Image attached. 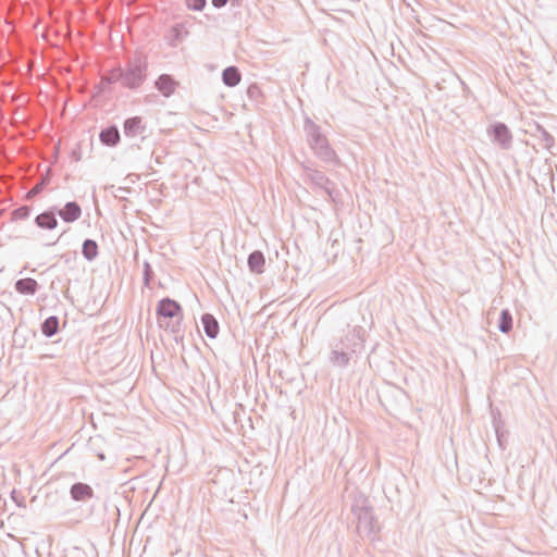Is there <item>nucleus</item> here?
I'll use <instances>...</instances> for the list:
<instances>
[{
	"mask_svg": "<svg viewBox=\"0 0 557 557\" xmlns=\"http://www.w3.org/2000/svg\"><path fill=\"white\" fill-rule=\"evenodd\" d=\"M364 342L366 330L362 326L348 327L330 342L329 363L334 368L345 369L351 361L357 362L364 349Z\"/></svg>",
	"mask_w": 557,
	"mask_h": 557,
	"instance_id": "1",
	"label": "nucleus"
},
{
	"mask_svg": "<svg viewBox=\"0 0 557 557\" xmlns=\"http://www.w3.org/2000/svg\"><path fill=\"white\" fill-rule=\"evenodd\" d=\"M351 512L357 519V532L359 536L367 537L371 541L376 540L381 527L374 515V508L364 494L358 493L354 496Z\"/></svg>",
	"mask_w": 557,
	"mask_h": 557,
	"instance_id": "2",
	"label": "nucleus"
},
{
	"mask_svg": "<svg viewBox=\"0 0 557 557\" xmlns=\"http://www.w3.org/2000/svg\"><path fill=\"white\" fill-rule=\"evenodd\" d=\"M304 131L307 135V141L314 156L326 164H339V158L331 147L329 139L322 133L321 127L311 119L306 117Z\"/></svg>",
	"mask_w": 557,
	"mask_h": 557,
	"instance_id": "3",
	"label": "nucleus"
},
{
	"mask_svg": "<svg viewBox=\"0 0 557 557\" xmlns=\"http://www.w3.org/2000/svg\"><path fill=\"white\" fill-rule=\"evenodd\" d=\"M148 61L144 55L127 59L121 66V85L132 90L138 89L147 78Z\"/></svg>",
	"mask_w": 557,
	"mask_h": 557,
	"instance_id": "4",
	"label": "nucleus"
},
{
	"mask_svg": "<svg viewBox=\"0 0 557 557\" xmlns=\"http://www.w3.org/2000/svg\"><path fill=\"white\" fill-rule=\"evenodd\" d=\"M156 314L161 329H164L165 326V324L162 323L163 319H168L169 321H180V323L183 322V308L181 304L170 297H164L158 301Z\"/></svg>",
	"mask_w": 557,
	"mask_h": 557,
	"instance_id": "5",
	"label": "nucleus"
},
{
	"mask_svg": "<svg viewBox=\"0 0 557 557\" xmlns=\"http://www.w3.org/2000/svg\"><path fill=\"white\" fill-rule=\"evenodd\" d=\"M486 133L492 143L503 150H509L512 147V133L503 122H494L488 125Z\"/></svg>",
	"mask_w": 557,
	"mask_h": 557,
	"instance_id": "6",
	"label": "nucleus"
},
{
	"mask_svg": "<svg viewBox=\"0 0 557 557\" xmlns=\"http://www.w3.org/2000/svg\"><path fill=\"white\" fill-rule=\"evenodd\" d=\"M313 186L322 189L333 201H336L341 193L336 188L335 183L332 182L322 171H311L310 175L306 177Z\"/></svg>",
	"mask_w": 557,
	"mask_h": 557,
	"instance_id": "7",
	"label": "nucleus"
},
{
	"mask_svg": "<svg viewBox=\"0 0 557 557\" xmlns=\"http://www.w3.org/2000/svg\"><path fill=\"white\" fill-rule=\"evenodd\" d=\"M123 133L127 138L140 137L144 140L147 136V125L141 116H131L123 123Z\"/></svg>",
	"mask_w": 557,
	"mask_h": 557,
	"instance_id": "8",
	"label": "nucleus"
},
{
	"mask_svg": "<svg viewBox=\"0 0 557 557\" xmlns=\"http://www.w3.org/2000/svg\"><path fill=\"white\" fill-rule=\"evenodd\" d=\"M57 215L65 223H73L82 215V207L77 201H67L63 208L57 207Z\"/></svg>",
	"mask_w": 557,
	"mask_h": 557,
	"instance_id": "9",
	"label": "nucleus"
},
{
	"mask_svg": "<svg viewBox=\"0 0 557 557\" xmlns=\"http://www.w3.org/2000/svg\"><path fill=\"white\" fill-rule=\"evenodd\" d=\"M35 224L42 230H54L58 226L57 207H50L35 218Z\"/></svg>",
	"mask_w": 557,
	"mask_h": 557,
	"instance_id": "10",
	"label": "nucleus"
},
{
	"mask_svg": "<svg viewBox=\"0 0 557 557\" xmlns=\"http://www.w3.org/2000/svg\"><path fill=\"white\" fill-rule=\"evenodd\" d=\"M70 496L74 502H87L95 496L92 487L84 482H76L70 487Z\"/></svg>",
	"mask_w": 557,
	"mask_h": 557,
	"instance_id": "11",
	"label": "nucleus"
},
{
	"mask_svg": "<svg viewBox=\"0 0 557 557\" xmlns=\"http://www.w3.org/2000/svg\"><path fill=\"white\" fill-rule=\"evenodd\" d=\"M177 85V82L169 74H161L154 82L156 88L166 98L174 94Z\"/></svg>",
	"mask_w": 557,
	"mask_h": 557,
	"instance_id": "12",
	"label": "nucleus"
},
{
	"mask_svg": "<svg viewBox=\"0 0 557 557\" xmlns=\"http://www.w3.org/2000/svg\"><path fill=\"white\" fill-rule=\"evenodd\" d=\"M99 139L104 146L115 147L121 140L117 126L113 124L102 128L99 134Z\"/></svg>",
	"mask_w": 557,
	"mask_h": 557,
	"instance_id": "13",
	"label": "nucleus"
},
{
	"mask_svg": "<svg viewBox=\"0 0 557 557\" xmlns=\"http://www.w3.org/2000/svg\"><path fill=\"white\" fill-rule=\"evenodd\" d=\"M247 265L250 272L261 274L264 272L265 258L262 251L253 250L248 255Z\"/></svg>",
	"mask_w": 557,
	"mask_h": 557,
	"instance_id": "14",
	"label": "nucleus"
},
{
	"mask_svg": "<svg viewBox=\"0 0 557 557\" xmlns=\"http://www.w3.org/2000/svg\"><path fill=\"white\" fill-rule=\"evenodd\" d=\"M201 323L203 331L209 338H216L220 332V325L216 318L211 313H203L201 315Z\"/></svg>",
	"mask_w": 557,
	"mask_h": 557,
	"instance_id": "15",
	"label": "nucleus"
},
{
	"mask_svg": "<svg viewBox=\"0 0 557 557\" xmlns=\"http://www.w3.org/2000/svg\"><path fill=\"white\" fill-rule=\"evenodd\" d=\"M39 287L38 282L32 277L20 278L14 284L15 290L21 295H35Z\"/></svg>",
	"mask_w": 557,
	"mask_h": 557,
	"instance_id": "16",
	"label": "nucleus"
},
{
	"mask_svg": "<svg viewBox=\"0 0 557 557\" xmlns=\"http://www.w3.org/2000/svg\"><path fill=\"white\" fill-rule=\"evenodd\" d=\"M242 73L237 66L230 65L222 72V82L227 87H235L240 83Z\"/></svg>",
	"mask_w": 557,
	"mask_h": 557,
	"instance_id": "17",
	"label": "nucleus"
},
{
	"mask_svg": "<svg viewBox=\"0 0 557 557\" xmlns=\"http://www.w3.org/2000/svg\"><path fill=\"white\" fill-rule=\"evenodd\" d=\"M82 255L87 261H94L99 255V247L96 240L87 238L82 245Z\"/></svg>",
	"mask_w": 557,
	"mask_h": 557,
	"instance_id": "18",
	"label": "nucleus"
},
{
	"mask_svg": "<svg viewBox=\"0 0 557 557\" xmlns=\"http://www.w3.org/2000/svg\"><path fill=\"white\" fill-rule=\"evenodd\" d=\"M41 333L46 337H52L59 332V318L57 315H50L40 325Z\"/></svg>",
	"mask_w": 557,
	"mask_h": 557,
	"instance_id": "19",
	"label": "nucleus"
},
{
	"mask_svg": "<svg viewBox=\"0 0 557 557\" xmlns=\"http://www.w3.org/2000/svg\"><path fill=\"white\" fill-rule=\"evenodd\" d=\"M512 324L511 312L508 309H503L498 319V330L504 334H508L512 330Z\"/></svg>",
	"mask_w": 557,
	"mask_h": 557,
	"instance_id": "20",
	"label": "nucleus"
},
{
	"mask_svg": "<svg viewBox=\"0 0 557 557\" xmlns=\"http://www.w3.org/2000/svg\"><path fill=\"white\" fill-rule=\"evenodd\" d=\"M165 331H169L173 335L175 343L180 344L184 341V331L180 321H168L164 326Z\"/></svg>",
	"mask_w": 557,
	"mask_h": 557,
	"instance_id": "21",
	"label": "nucleus"
},
{
	"mask_svg": "<svg viewBox=\"0 0 557 557\" xmlns=\"http://www.w3.org/2000/svg\"><path fill=\"white\" fill-rule=\"evenodd\" d=\"M121 83V65L112 69L107 76L101 78L100 89L104 90L107 86L112 85L114 83Z\"/></svg>",
	"mask_w": 557,
	"mask_h": 557,
	"instance_id": "22",
	"label": "nucleus"
},
{
	"mask_svg": "<svg viewBox=\"0 0 557 557\" xmlns=\"http://www.w3.org/2000/svg\"><path fill=\"white\" fill-rule=\"evenodd\" d=\"M49 184V178L44 177L39 180L27 193H26V199H33L34 197L38 196Z\"/></svg>",
	"mask_w": 557,
	"mask_h": 557,
	"instance_id": "23",
	"label": "nucleus"
},
{
	"mask_svg": "<svg viewBox=\"0 0 557 557\" xmlns=\"http://www.w3.org/2000/svg\"><path fill=\"white\" fill-rule=\"evenodd\" d=\"M493 426L495 430L498 445L500 446V448L504 449L505 448V444H504L505 443V431L503 430V421L500 419H496L494 417Z\"/></svg>",
	"mask_w": 557,
	"mask_h": 557,
	"instance_id": "24",
	"label": "nucleus"
},
{
	"mask_svg": "<svg viewBox=\"0 0 557 557\" xmlns=\"http://www.w3.org/2000/svg\"><path fill=\"white\" fill-rule=\"evenodd\" d=\"M154 278V272L151 264L148 261H144L143 264V281L145 287H150L151 282Z\"/></svg>",
	"mask_w": 557,
	"mask_h": 557,
	"instance_id": "25",
	"label": "nucleus"
},
{
	"mask_svg": "<svg viewBox=\"0 0 557 557\" xmlns=\"http://www.w3.org/2000/svg\"><path fill=\"white\" fill-rule=\"evenodd\" d=\"M173 40L181 41L184 36L188 35V32L185 29L183 24H175L171 28Z\"/></svg>",
	"mask_w": 557,
	"mask_h": 557,
	"instance_id": "26",
	"label": "nucleus"
},
{
	"mask_svg": "<svg viewBox=\"0 0 557 557\" xmlns=\"http://www.w3.org/2000/svg\"><path fill=\"white\" fill-rule=\"evenodd\" d=\"M32 208L29 206H21L13 211V218L16 220H25L29 218Z\"/></svg>",
	"mask_w": 557,
	"mask_h": 557,
	"instance_id": "27",
	"label": "nucleus"
},
{
	"mask_svg": "<svg viewBox=\"0 0 557 557\" xmlns=\"http://www.w3.org/2000/svg\"><path fill=\"white\" fill-rule=\"evenodd\" d=\"M185 5L190 11H202L207 5V0H185Z\"/></svg>",
	"mask_w": 557,
	"mask_h": 557,
	"instance_id": "28",
	"label": "nucleus"
},
{
	"mask_svg": "<svg viewBox=\"0 0 557 557\" xmlns=\"http://www.w3.org/2000/svg\"><path fill=\"white\" fill-rule=\"evenodd\" d=\"M537 132L546 148H549L554 145V137L544 127L537 125Z\"/></svg>",
	"mask_w": 557,
	"mask_h": 557,
	"instance_id": "29",
	"label": "nucleus"
},
{
	"mask_svg": "<svg viewBox=\"0 0 557 557\" xmlns=\"http://www.w3.org/2000/svg\"><path fill=\"white\" fill-rule=\"evenodd\" d=\"M301 169L305 172V178L308 177L311 171H315L317 169L313 166V162L310 160L304 161L300 163Z\"/></svg>",
	"mask_w": 557,
	"mask_h": 557,
	"instance_id": "30",
	"label": "nucleus"
},
{
	"mask_svg": "<svg viewBox=\"0 0 557 557\" xmlns=\"http://www.w3.org/2000/svg\"><path fill=\"white\" fill-rule=\"evenodd\" d=\"M11 498L18 507H26L24 497L20 496L15 490L11 492Z\"/></svg>",
	"mask_w": 557,
	"mask_h": 557,
	"instance_id": "31",
	"label": "nucleus"
},
{
	"mask_svg": "<svg viewBox=\"0 0 557 557\" xmlns=\"http://www.w3.org/2000/svg\"><path fill=\"white\" fill-rule=\"evenodd\" d=\"M247 95L250 99H256L261 95V90L257 85H250L247 89Z\"/></svg>",
	"mask_w": 557,
	"mask_h": 557,
	"instance_id": "32",
	"label": "nucleus"
},
{
	"mask_svg": "<svg viewBox=\"0 0 557 557\" xmlns=\"http://www.w3.org/2000/svg\"><path fill=\"white\" fill-rule=\"evenodd\" d=\"M244 0H231L233 7H240Z\"/></svg>",
	"mask_w": 557,
	"mask_h": 557,
	"instance_id": "33",
	"label": "nucleus"
},
{
	"mask_svg": "<svg viewBox=\"0 0 557 557\" xmlns=\"http://www.w3.org/2000/svg\"><path fill=\"white\" fill-rule=\"evenodd\" d=\"M97 457L99 458V460L103 461L106 459V455L103 453H98L97 454Z\"/></svg>",
	"mask_w": 557,
	"mask_h": 557,
	"instance_id": "34",
	"label": "nucleus"
},
{
	"mask_svg": "<svg viewBox=\"0 0 557 557\" xmlns=\"http://www.w3.org/2000/svg\"><path fill=\"white\" fill-rule=\"evenodd\" d=\"M73 158H74L75 160H77V161H78V160L81 159V156H79V153H76V152L74 151V152H73Z\"/></svg>",
	"mask_w": 557,
	"mask_h": 557,
	"instance_id": "35",
	"label": "nucleus"
},
{
	"mask_svg": "<svg viewBox=\"0 0 557 557\" xmlns=\"http://www.w3.org/2000/svg\"><path fill=\"white\" fill-rule=\"evenodd\" d=\"M154 161H156L157 164H161L160 157H156Z\"/></svg>",
	"mask_w": 557,
	"mask_h": 557,
	"instance_id": "36",
	"label": "nucleus"
},
{
	"mask_svg": "<svg viewBox=\"0 0 557 557\" xmlns=\"http://www.w3.org/2000/svg\"><path fill=\"white\" fill-rule=\"evenodd\" d=\"M61 236H62V234L59 236V238L55 242H52V244H48V246L55 245V243L61 238Z\"/></svg>",
	"mask_w": 557,
	"mask_h": 557,
	"instance_id": "37",
	"label": "nucleus"
},
{
	"mask_svg": "<svg viewBox=\"0 0 557 557\" xmlns=\"http://www.w3.org/2000/svg\"><path fill=\"white\" fill-rule=\"evenodd\" d=\"M0 306H2V307H4L5 309H8V310H9V308H8V307H5V305H4V304L0 302Z\"/></svg>",
	"mask_w": 557,
	"mask_h": 557,
	"instance_id": "38",
	"label": "nucleus"
}]
</instances>
